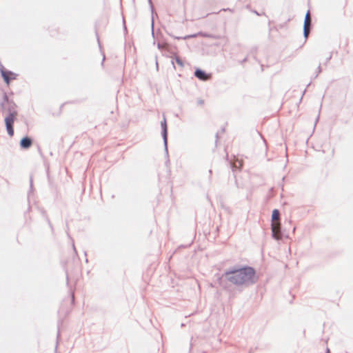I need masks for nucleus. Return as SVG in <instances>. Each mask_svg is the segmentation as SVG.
Wrapping results in <instances>:
<instances>
[{
	"instance_id": "1",
	"label": "nucleus",
	"mask_w": 353,
	"mask_h": 353,
	"mask_svg": "<svg viewBox=\"0 0 353 353\" xmlns=\"http://www.w3.org/2000/svg\"><path fill=\"white\" fill-rule=\"evenodd\" d=\"M226 277L228 281L239 285H249L257 281L254 269L250 267L232 270L226 272Z\"/></svg>"
},
{
	"instance_id": "2",
	"label": "nucleus",
	"mask_w": 353,
	"mask_h": 353,
	"mask_svg": "<svg viewBox=\"0 0 353 353\" xmlns=\"http://www.w3.org/2000/svg\"><path fill=\"white\" fill-rule=\"evenodd\" d=\"M14 114L13 113H10L8 117L5 119V123L6 125V129L8 131V133L10 136H12L14 134V130L12 128V124L14 121Z\"/></svg>"
},
{
	"instance_id": "3",
	"label": "nucleus",
	"mask_w": 353,
	"mask_h": 353,
	"mask_svg": "<svg viewBox=\"0 0 353 353\" xmlns=\"http://www.w3.org/2000/svg\"><path fill=\"white\" fill-rule=\"evenodd\" d=\"M272 236L275 239L279 240L281 239L280 223L279 222H273L272 223Z\"/></svg>"
},
{
	"instance_id": "4",
	"label": "nucleus",
	"mask_w": 353,
	"mask_h": 353,
	"mask_svg": "<svg viewBox=\"0 0 353 353\" xmlns=\"http://www.w3.org/2000/svg\"><path fill=\"white\" fill-rule=\"evenodd\" d=\"M161 126L162 128V137L164 141V145L165 147V149L167 150V125H166V120L165 118L163 117V120L161 123Z\"/></svg>"
},
{
	"instance_id": "5",
	"label": "nucleus",
	"mask_w": 353,
	"mask_h": 353,
	"mask_svg": "<svg viewBox=\"0 0 353 353\" xmlns=\"http://www.w3.org/2000/svg\"><path fill=\"white\" fill-rule=\"evenodd\" d=\"M0 70H1V75H2L4 81L7 83H9V81H10L9 75H14V74L10 71L5 70L3 68H1Z\"/></svg>"
},
{
	"instance_id": "6",
	"label": "nucleus",
	"mask_w": 353,
	"mask_h": 353,
	"mask_svg": "<svg viewBox=\"0 0 353 353\" xmlns=\"http://www.w3.org/2000/svg\"><path fill=\"white\" fill-rule=\"evenodd\" d=\"M194 74L201 80H207L209 78L208 75H207L203 71L199 69L195 71Z\"/></svg>"
},
{
	"instance_id": "7",
	"label": "nucleus",
	"mask_w": 353,
	"mask_h": 353,
	"mask_svg": "<svg viewBox=\"0 0 353 353\" xmlns=\"http://www.w3.org/2000/svg\"><path fill=\"white\" fill-rule=\"evenodd\" d=\"M31 143V140L28 137L23 138L21 141V146L23 148H28Z\"/></svg>"
},
{
	"instance_id": "8",
	"label": "nucleus",
	"mask_w": 353,
	"mask_h": 353,
	"mask_svg": "<svg viewBox=\"0 0 353 353\" xmlns=\"http://www.w3.org/2000/svg\"><path fill=\"white\" fill-rule=\"evenodd\" d=\"M310 23H311V19H310V12H307L305 15V17L303 26L310 27Z\"/></svg>"
},
{
	"instance_id": "9",
	"label": "nucleus",
	"mask_w": 353,
	"mask_h": 353,
	"mask_svg": "<svg viewBox=\"0 0 353 353\" xmlns=\"http://www.w3.org/2000/svg\"><path fill=\"white\" fill-rule=\"evenodd\" d=\"M279 218V212L278 210H274L272 214V221H278Z\"/></svg>"
},
{
	"instance_id": "10",
	"label": "nucleus",
	"mask_w": 353,
	"mask_h": 353,
	"mask_svg": "<svg viewBox=\"0 0 353 353\" xmlns=\"http://www.w3.org/2000/svg\"><path fill=\"white\" fill-rule=\"evenodd\" d=\"M310 33V27L303 26V34L305 38L308 37Z\"/></svg>"
},
{
	"instance_id": "11",
	"label": "nucleus",
	"mask_w": 353,
	"mask_h": 353,
	"mask_svg": "<svg viewBox=\"0 0 353 353\" xmlns=\"http://www.w3.org/2000/svg\"><path fill=\"white\" fill-rule=\"evenodd\" d=\"M175 61L176 62L180 65V66H183V63L182 62V61L179 58V57H176L175 58Z\"/></svg>"
},
{
	"instance_id": "12",
	"label": "nucleus",
	"mask_w": 353,
	"mask_h": 353,
	"mask_svg": "<svg viewBox=\"0 0 353 353\" xmlns=\"http://www.w3.org/2000/svg\"><path fill=\"white\" fill-rule=\"evenodd\" d=\"M325 353H330V350L327 348Z\"/></svg>"
},
{
	"instance_id": "13",
	"label": "nucleus",
	"mask_w": 353,
	"mask_h": 353,
	"mask_svg": "<svg viewBox=\"0 0 353 353\" xmlns=\"http://www.w3.org/2000/svg\"><path fill=\"white\" fill-rule=\"evenodd\" d=\"M153 26H154V23L153 22H152V28L153 29Z\"/></svg>"
},
{
	"instance_id": "14",
	"label": "nucleus",
	"mask_w": 353,
	"mask_h": 353,
	"mask_svg": "<svg viewBox=\"0 0 353 353\" xmlns=\"http://www.w3.org/2000/svg\"><path fill=\"white\" fill-rule=\"evenodd\" d=\"M158 48H161V45L160 44H158Z\"/></svg>"
},
{
	"instance_id": "15",
	"label": "nucleus",
	"mask_w": 353,
	"mask_h": 353,
	"mask_svg": "<svg viewBox=\"0 0 353 353\" xmlns=\"http://www.w3.org/2000/svg\"><path fill=\"white\" fill-rule=\"evenodd\" d=\"M149 3H150V4H151V5H152L151 0H149Z\"/></svg>"
}]
</instances>
